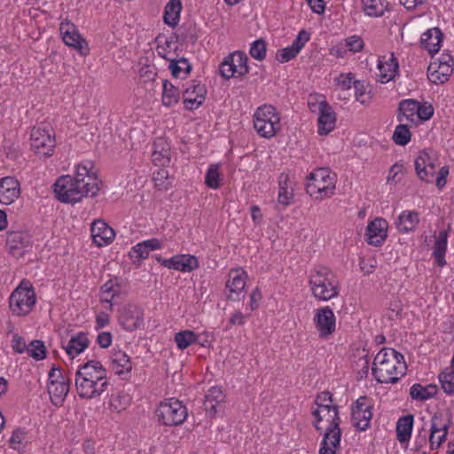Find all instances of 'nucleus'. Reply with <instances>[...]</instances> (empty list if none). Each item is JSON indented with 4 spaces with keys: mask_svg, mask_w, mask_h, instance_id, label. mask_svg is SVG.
I'll list each match as a JSON object with an SVG mask.
<instances>
[{
    "mask_svg": "<svg viewBox=\"0 0 454 454\" xmlns=\"http://www.w3.org/2000/svg\"><path fill=\"white\" fill-rule=\"evenodd\" d=\"M175 341L177 348L184 350L192 344L199 341V337L193 331L184 330L176 333Z\"/></svg>",
    "mask_w": 454,
    "mask_h": 454,
    "instance_id": "37",
    "label": "nucleus"
},
{
    "mask_svg": "<svg viewBox=\"0 0 454 454\" xmlns=\"http://www.w3.org/2000/svg\"><path fill=\"white\" fill-rule=\"evenodd\" d=\"M355 74L353 73H348L347 74H341L338 78V84L341 90H346L353 87V82H355Z\"/></svg>",
    "mask_w": 454,
    "mask_h": 454,
    "instance_id": "60",
    "label": "nucleus"
},
{
    "mask_svg": "<svg viewBox=\"0 0 454 454\" xmlns=\"http://www.w3.org/2000/svg\"><path fill=\"white\" fill-rule=\"evenodd\" d=\"M387 223L382 218L371 221L366 228V241L374 247H380L387 236Z\"/></svg>",
    "mask_w": 454,
    "mask_h": 454,
    "instance_id": "18",
    "label": "nucleus"
},
{
    "mask_svg": "<svg viewBox=\"0 0 454 454\" xmlns=\"http://www.w3.org/2000/svg\"><path fill=\"white\" fill-rule=\"evenodd\" d=\"M419 101L408 98L402 100L398 105L397 120L401 122L403 118L408 121H414V115L417 114L416 108L418 107Z\"/></svg>",
    "mask_w": 454,
    "mask_h": 454,
    "instance_id": "34",
    "label": "nucleus"
},
{
    "mask_svg": "<svg viewBox=\"0 0 454 454\" xmlns=\"http://www.w3.org/2000/svg\"><path fill=\"white\" fill-rule=\"evenodd\" d=\"M314 324L317 330L319 332L320 337H328L335 331L336 327V319L333 311L329 307L317 309Z\"/></svg>",
    "mask_w": 454,
    "mask_h": 454,
    "instance_id": "14",
    "label": "nucleus"
},
{
    "mask_svg": "<svg viewBox=\"0 0 454 454\" xmlns=\"http://www.w3.org/2000/svg\"><path fill=\"white\" fill-rule=\"evenodd\" d=\"M294 194L293 192L282 188L278 191V201L279 204L284 206H289L293 201Z\"/></svg>",
    "mask_w": 454,
    "mask_h": 454,
    "instance_id": "64",
    "label": "nucleus"
},
{
    "mask_svg": "<svg viewBox=\"0 0 454 454\" xmlns=\"http://www.w3.org/2000/svg\"><path fill=\"white\" fill-rule=\"evenodd\" d=\"M395 354H397V351L393 348H382L375 356L372 367H377L389 362V360H392L390 356Z\"/></svg>",
    "mask_w": 454,
    "mask_h": 454,
    "instance_id": "54",
    "label": "nucleus"
},
{
    "mask_svg": "<svg viewBox=\"0 0 454 454\" xmlns=\"http://www.w3.org/2000/svg\"><path fill=\"white\" fill-rule=\"evenodd\" d=\"M205 399L215 402V403H222L224 400V395L220 387H213L205 395Z\"/></svg>",
    "mask_w": 454,
    "mask_h": 454,
    "instance_id": "58",
    "label": "nucleus"
},
{
    "mask_svg": "<svg viewBox=\"0 0 454 454\" xmlns=\"http://www.w3.org/2000/svg\"><path fill=\"white\" fill-rule=\"evenodd\" d=\"M60 34L64 43L77 50L81 55L86 56L89 54V47L87 41L82 37L76 27L69 22H61L59 27Z\"/></svg>",
    "mask_w": 454,
    "mask_h": 454,
    "instance_id": "12",
    "label": "nucleus"
},
{
    "mask_svg": "<svg viewBox=\"0 0 454 454\" xmlns=\"http://www.w3.org/2000/svg\"><path fill=\"white\" fill-rule=\"evenodd\" d=\"M335 175L328 168H320L311 172L308 177L306 192L316 200H322L333 194Z\"/></svg>",
    "mask_w": 454,
    "mask_h": 454,
    "instance_id": "4",
    "label": "nucleus"
},
{
    "mask_svg": "<svg viewBox=\"0 0 454 454\" xmlns=\"http://www.w3.org/2000/svg\"><path fill=\"white\" fill-rule=\"evenodd\" d=\"M161 101L165 106H172L179 102V89L174 86L169 81L163 80Z\"/></svg>",
    "mask_w": 454,
    "mask_h": 454,
    "instance_id": "35",
    "label": "nucleus"
},
{
    "mask_svg": "<svg viewBox=\"0 0 454 454\" xmlns=\"http://www.w3.org/2000/svg\"><path fill=\"white\" fill-rule=\"evenodd\" d=\"M178 38L179 35L176 33H173L169 39L165 38L163 45L159 44L157 47V52L159 56L169 61L170 59L168 57V52L170 51L172 43L174 42H177Z\"/></svg>",
    "mask_w": 454,
    "mask_h": 454,
    "instance_id": "50",
    "label": "nucleus"
},
{
    "mask_svg": "<svg viewBox=\"0 0 454 454\" xmlns=\"http://www.w3.org/2000/svg\"><path fill=\"white\" fill-rule=\"evenodd\" d=\"M119 320L125 330L135 331L143 325L144 311L137 305L129 304L123 309Z\"/></svg>",
    "mask_w": 454,
    "mask_h": 454,
    "instance_id": "15",
    "label": "nucleus"
},
{
    "mask_svg": "<svg viewBox=\"0 0 454 454\" xmlns=\"http://www.w3.org/2000/svg\"><path fill=\"white\" fill-rule=\"evenodd\" d=\"M448 231H441L435 239L433 254H445L447 250Z\"/></svg>",
    "mask_w": 454,
    "mask_h": 454,
    "instance_id": "52",
    "label": "nucleus"
},
{
    "mask_svg": "<svg viewBox=\"0 0 454 454\" xmlns=\"http://www.w3.org/2000/svg\"><path fill=\"white\" fill-rule=\"evenodd\" d=\"M90 340L86 333L80 332L72 336L67 345L62 343V348L66 350L67 354L73 358L88 348Z\"/></svg>",
    "mask_w": 454,
    "mask_h": 454,
    "instance_id": "29",
    "label": "nucleus"
},
{
    "mask_svg": "<svg viewBox=\"0 0 454 454\" xmlns=\"http://www.w3.org/2000/svg\"><path fill=\"white\" fill-rule=\"evenodd\" d=\"M207 94V90L205 87L197 88V95L194 97L184 96V105L185 109L193 110L197 109L200 106H201L205 100V97Z\"/></svg>",
    "mask_w": 454,
    "mask_h": 454,
    "instance_id": "39",
    "label": "nucleus"
},
{
    "mask_svg": "<svg viewBox=\"0 0 454 454\" xmlns=\"http://www.w3.org/2000/svg\"><path fill=\"white\" fill-rule=\"evenodd\" d=\"M299 52L300 51H298L294 44H291L288 47L278 50L276 54V59L280 63H286L294 59Z\"/></svg>",
    "mask_w": 454,
    "mask_h": 454,
    "instance_id": "48",
    "label": "nucleus"
},
{
    "mask_svg": "<svg viewBox=\"0 0 454 454\" xmlns=\"http://www.w3.org/2000/svg\"><path fill=\"white\" fill-rule=\"evenodd\" d=\"M70 389V380L48 384V392L52 403L62 405Z\"/></svg>",
    "mask_w": 454,
    "mask_h": 454,
    "instance_id": "30",
    "label": "nucleus"
},
{
    "mask_svg": "<svg viewBox=\"0 0 454 454\" xmlns=\"http://www.w3.org/2000/svg\"><path fill=\"white\" fill-rule=\"evenodd\" d=\"M267 43L263 38H259L251 43L249 54L256 60L262 61L266 58Z\"/></svg>",
    "mask_w": 454,
    "mask_h": 454,
    "instance_id": "43",
    "label": "nucleus"
},
{
    "mask_svg": "<svg viewBox=\"0 0 454 454\" xmlns=\"http://www.w3.org/2000/svg\"><path fill=\"white\" fill-rule=\"evenodd\" d=\"M100 291L104 294H110L109 298H100L101 301L110 303V306H112V300L119 294L120 287L118 285L115 286L114 281L111 279L100 287Z\"/></svg>",
    "mask_w": 454,
    "mask_h": 454,
    "instance_id": "46",
    "label": "nucleus"
},
{
    "mask_svg": "<svg viewBox=\"0 0 454 454\" xmlns=\"http://www.w3.org/2000/svg\"><path fill=\"white\" fill-rule=\"evenodd\" d=\"M149 251L147 248L144 246L143 242H139L136 246H134L131 248V251L129 252V256L131 258H136L139 261L145 259L149 255Z\"/></svg>",
    "mask_w": 454,
    "mask_h": 454,
    "instance_id": "57",
    "label": "nucleus"
},
{
    "mask_svg": "<svg viewBox=\"0 0 454 454\" xmlns=\"http://www.w3.org/2000/svg\"><path fill=\"white\" fill-rule=\"evenodd\" d=\"M332 403L333 394L329 391L321 392L315 400L317 406L323 407V411H326L331 419L324 434L319 454H336V450L340 446L341 430L340 428L339 407L333 405Z\"/></svg>",
    "mask_w": 454,
    "mask_h": 454,
    "instance_id": "2",
    "label": "nucleus"
},
{
    "mask_svg": "<svg viewBox=\"0 0 454 454\" xmlns=\"http://www.w3.org/2000/svg\"><path fill=\"white\" fill-rule=\"evenodd\" d=\"M378 69L380 82L386 83L394 80L399 69L397 59L394 54L391 53L388 58L386 56L380 57L378 60Z\"/></svg>",
    "mask_w": 454,
    "mask_h": 454,
    "instance_id": "23",
    "label": "nucleus"
},
{
    "mask_svg": "<svg viewBox=\"0 0 454 454\" xmlns=\"http://www.w3.org/2000/svg\"><path fill=\"white\" fill-rule=\"evenodd\" d=\"M414 418L409 414L401 417L396 423V434L400 442H408L411 438Z\"/></svg>",
    "mask_w": 454,
    "mask_h": 454,
    "instance_id": "33",
    "label": "nucleus"
},
{
    "mask_svg": "<svg viewBox=\"0 0 454 454\" xmlns=\"http://www.w3.org/2000/svg\"><path fill=\"white\" fill-rule=\"evenodd\" d=\"M411 137L409 126L406 124H399L395 127L393 134V141L398 145H406Z\"/></svg>",
    "mask_w": 454,
    "mask_h": 454,
    "instance_id": "42",
    "label": "nucleus"
},
{
    "mask_svg": "<svg viewBox=\"0 0 454 454\" xmlns=\"http://www.w3.org/2000/svg\"><path fill=\"white\" fill-rule=\"evenodd\" d=\"M419 223L416 211H403L397 218L396 227L399 232L407 233L413 231Z\"/></svg>",
    "mask_w": 454,
    "mask_h": 454,
    "instance_id": "31",
    "label": "nucleus"
},
{
    "mask_svg": "<svg viewBox=\"0 0 454 454\" xmlns=\"http://www.w3.org/2000/svg\"><path fill=\"white\" fill-rule=\"evenodd\" d=\"M248 57L244 51H237L228 54L219 66L220 74L226 80L242 77L248 74Z\"/></svg>",
    "mask_w": 454,
    "mask_h": 454,
    "instance_id": "9",
    "label": "nucleus"
},
{
    "mask_svg": "<svg viewBox=\"0 0 454 454\" xmlns=\"http://www.w3.org/2000/svg\"><path fill=\"white\" fill-rule=\"evenodd\" d=\"M309 33L302 29L299 32L298 35L294 40L292 44H294V47L301 51V50L304 47L305 43L309 40Z\"/></svg>",
    "mask_w": 454,
    "mask_h": 454,
    "instance_id": "61",
    "label": "nucleus"
},
{
    "mask_svg": "<svg viewBox=\"0 0 454 454\" xmlns=\"http://www.w3.org/2000/svg\"><path fill=\"white\" fill-rule=\"evenodd\" d=\"M363 4L366 14L372 17L382 16L388 7L387 0H363Z\"/></svg>",
    "mask_w": 454,
    "mask_h": 454,
    "instance_id": "36",
    "label": "nucleus"
},
{
    "mask_svg": "<svg viewBox=\"0 0 454 454\" xmlns=\"http://www.w3.org/2000/svg\"><path fill=\"white\" fill-rule=\"evenodd\" d=\"M12 348L18 354H22L28 349L24 338L17 333L12 337Z\"/></svg>",
    "mask_w": 454,
    "mask_h": 454,
    "instance_id": "59",
    "label": "nucleus"
},
{
    "mask_svg": "<svg viewBox=\"0 0 454 454\" xmlns=\"http://www.w3.org/2000/svg\"><path fill=\"white\" fill-rule=\"evenodd\" d=\"M220 174H219V166L218 165H211L207 170L205 176V184L212 189H216L220 186Z\"/></svg>",
    "mask_w": 454,
    "mask_h": 454,
    "instance_id": "45",
    "label": "nucleus"
},
{
    "mask_svg": "<svg viewBox=\"0 0 454 454\" xmlns=\"http://www.w3.org/2000/svg\"><path fill=\"white\" fill-rule=\"evenodd\" d=\"M431 427H430V436H429V442H430V448L434 449V434L438 432H441V426H443L444 423H442V414L441 412H435L431 420Z\"/></svg>",
    "mask_w": 454,
    "mask_h": 454,
    "instance_id": "49",
    "label": "nucleus"
},
{
    "mask_svg": "<svg viewBox=\"0 0 454 454\" xmlns=\"http://www.w3.org/2000/svg\"><path fill=\"white\" fill-rule=\"evenodd\" d=\"M27 435V431L23 428H17L12 432V434L10 439V446L14 449L20 450L24 446L22 445V442Z\"/></svg>",
    "mask_w": 454,
    "mask_h": 454,
    "instance_id": "51",
    "label": "nucleus"
},
{
    "mask_svg": "<svg viewBox=\"0 0 454 454\" xmlns=\"http://www.w3.org/2000/svg\"><path fill=\"white\" fill-rule=\"evenodd\" d=\"M410 395L411 399L417 401H427L432 398V394L427 392L426 387L419 383H416L411 387Z\"/></svg>",
    "mask_w": 454,
    "mask_h": 454,
    "instance_id": "47",
    "label": "nucleus"
},
{
    "mask_svg": "<svg viewBox=\"0 0 454 454\" xmlns=\"http://www.w3.org/2000/svg\"><path fill=\"white\" fill-rule=\"evenodd\" d=\"M35 302V294L28 281H21L9 298L10 309L19 317L29 314Z\"/></svg>",
    "mask_w": 454,
    "mask_h": 454,
    "instance_id": "6",
    "label": "nucleus"
},
{
    "mask_svg": "<svg viewBox=\"0 0 454 454\" xmlns=\"http://www.w3.org/2000/svg\"><path fill=\"white\" fill-rule=\"evenodd\" d=\"M155 414L158 422L167 427L182 425L188 415L186 407L176 398L161 402L156 409Z\"/></svg>",
    "mask_w": 454,
    "mask_h": 454,
    "instance_id": "7",
    "label": "nucleus"
},
{
    "mask_svg": "<svg viewBox=\"0 0 454 454\" xmlns=\"http://www.w3.org/2000/svg\"><path fill=\"white\" fill-rule=\"evenodd\" d=\"M111 369L121 380L129 379L132 370L129 356L121 349L114 350L111 355Z\"/></svg>",
    "mask_w": 454,
    "mask_h": 454,
    "instance_id": "21",
    "label": "nucleus"
},
{
    "mask_svg": "<svg viewBox=\"0 0 454 454\" xmlns=\"http://www.w3.org/2000/svg\"><path fill=\"white\" fill-rule=\"evenodd\" d=\"M106 369L102 365L101 362L97 360H90L81 364L75 372V378L85 379L88 380H107Z\"/></svg>",
    "mask_w": 454,
    "mask_h": 454,
    "instance_id": "17",
    "label": "nucleus"
},
{
    "mask_svg": "<svg viewBox=\"0 0 454 454\" xmlns=\"http://www.w3.org/2000/svg\"><path fill=\"white\" fill-rule=\"evenodd\" d=\"M75 388L78 395L82 399H94L100 396L109 386L108 380H88L85 379H74Z\"/></svg>",
    "mask_w": 454,
    "mask_h": 454,
    "instance_id": "13",
    "label": "nucleus"
},
{
    "mask_svg": "<svg viewBox=\"0 0 454 454\" xmlns=\"http://www.w3.org/2000/svg\"><path fill=\"white\" fill-rule=\"evenodd\" d=\"M247 273L240 269L231 270L229 274V279L226 283V288L229 290L228 298L232 301H239L243 294Z\"/></svg>",
    "mask_w": 454,
    "mask_h": 454,
    "instance_id": "20",
    "label": "nucleus"
},
{
    "mask_svg": "<svg viewBox=\"0 0 454 454\" xmlns=\"http://www.w3.org/2000/svg\"><path fill=\"white\" fill-rule=\"evenodd\" d=\"M90 231L93 243L98 247L110 244L115 236L114 229L100 219L91 223Z\"/></svg>",
    "mask_w": 454,
    "mask_h": 454,
    "instance_id": "19",
    "label": "nucleus"
},
{
    "mask_svg": "<svg viewBox=\"0 0 454 454\" xmlns=\"http://www.w3.org/2000/svg\"><path fill=\"white\" fill-rule=\"evenodd\" d=\"M20 194V183L16 178L5 176L0 180V203L10 205L19 198Z\"/></svg>",
    "mask_w": 454,
    "mask_h": 454,
    "instance_id": "22",
    "label": "nucleus"
},
{
    "mask_svg": "<svg viewBox=\"0 0 454 454\" xmlns=\"http://www.w3.org/2000/svg\"><path fill=\"white\" fill-rule=\"evenodd\" d=\"M442 36L443 34L439 27H433L422 34L420 43L433 55L440 50Z\"/></svg>",
    "mask_w": 454,
    "mask_h": 454,
    "instance_id": "27",
    "label": "nucleus"
},
{
    "mask_svg": "<svg viewBox=\"0 0 454 454\" xmlns=\"http://www.w3.org/2000/svg\"><path fill=\"white\" fill-rule=\"evenodd\" d=\"M168 269L181 272H192L200 267V262L195 255L180 254L168 259Z\"/></svg>",
    "mask_w": 454,
    "mask_h": 454,
    "instance_id": "25",
    "label": "nucleus"
},
{
    "mask_svg": "<svg viewBox=\"0 0 454 454\" xmlns=\"http://www.w3.org/2000/svg\"><path fill=\"white\" fill-rule=\"evenodd\" d=\"M27 354L36 361L46 357L47 349L44 342L41 340H34L27 345Z\"/></svg>",
    "mask_w": 454,
    "mask_h": 454,
    "instance_id": "41",
    "label": "nucleus"
},
{
    "mask_svg": "<svg viewBox=\"0 0 454 454\" xmlns=\"http://www.w3.org/2000/svg\"><path fill=\"white\" fill-rule=\"evenodd\" d=\"M152 160L157 166H167L170 162V148L163 137H158L153 142Z\"/></svg>",
    "mask_w": 454,
    "mask_h": 454,
    "instance_id": "28",
    "label": "nucleus"
},
{
    "mask_svg": "<svg viewBox=\"0 0 454 454\" xmlns=\"http://www.w3.org/2000/svg\"><path fill=\"white\" fill-rule=\"evenodd\" d=\"M31 237L25 231L7 232L6 245L11 254L16 257L23 256L26 249L31 247Z\"/></svg>",
    "mask_w": 454,
    "mask_h": 454,
    "instance_id": "16",
    "label": "nucleus"
},
{
    "mask_svg": "<svg viewBox=\"0 0 454 454\" xmlns=\"http://www.w3.org/2000/svg\"><path fill=\"white\" fill-rule=\"evenodd\" d=\"M417 116L420 121H428L434 114V107L431 104L419 102L418 107L416 108Z\"/></svg>",
    "mask_w": 454,
    "mask_h": 454,
    "instance_id": "55",
    "label": "nucleus"
},
{
    "mask_svg": "<svg viewBox=\"0 0 454 454\" xmlns=\"http://www.w3.org/2000/svg\"><path fill=\"white\" fill-rule=\"evenodd\" d=\"M314 296L321 301H328L338 296V282L332 270L326 267L318 266L309 276Z\"/></svg>",
    "mask_w": 454,
    "mask_h": 454,
    "instance_id": "3",
    "label": "nucleus"
},
{
    "mask_svg": "<svg viewBox=\"0 0 454 454\" xmlns=\"http://www.w3.org/2000/svg\"><path fill=\"white\" fill-rule=\"evenodd\" d=\"M113 336L110 332L99 333L97 336V343L102 348H106L111 346Z\"/></svg>",
    "mask_w": 454,
    "mask_h": 454,
    "instance_id": "63",
    "label": "nucleus"
},
{
    "mask_svg": "<svg viewBox=\"0 0 454 454\" xmlns=\"http://www.w3.org/2000/svg\"><path fill=\"white\" fill-rule=\"evenodd\" d=\"M439 381L442 390L449 395L454 394V370L446 368L439 376Z\"/></svg>",
    "mask_w": 454,
    "mask_h": 454,
    "instance_id": "40",
    "label": "nucleus"
},
{
    "mask_svg": "<svg viewBox=\"0 0 454 454\" xmlns=\"http://www.w3.org/2000/svg\"><path fill=\"white\" fill-rule=\"evenodd\" d=\"M69 380L68 378L65 377L61 370L59 367H56V365H53L51 371L49 372V383L51 384L53 382H61V381Z\"/></svg>",
    "mask_w": 454,
    "mask_h": 454,
    "instance_id": "62",
    "label": "nucleus"
},
{
    "mask_svg": "<svg viewBox=\"0 0 454 454\" xmlns=\"http://www.w3.org/2000/svg\"><path fill=\"white\" fill-rule=\"evenodd\" d=\"M346 46L352 52H359L364 48V41L358 35H352L348 37L346 40Z\"/></svg>",
    "mask_w": 454,
    "mask_h": 454,
    "instance_id": "56",
    "label": "nucleus"
},
{
    "mask_svg": "<svg viewBox=\"0 0 454 454\" xmlns=\"http://www.w3.org/2000/svg\"><path fill=\"white\" fill-rule=\"evenodd\" d=\"M353 87L355 89V96L356 99L362 104H365L372 98L370 95V91L367 90L368 84L365 83L364 81L356 80L353 82Z\"/></svg>",
    "mask_w": 454,
    "mask_h": 454,
    "instance_id": "44",
    "label": "nucleus"
},
{
    "mask_svg": "<svg viewBox=\"0 0 454 454\" xmlns=\"http://www.w3.org/2000/svg\"><path fill=\"white\" fill-rule=\"evenodd\" d=\"M372 371L375 380L379 383L394 384L398 382L400 379L399 377L393 376L396 371L395 360H389V362L382 364L381 365L372 367Z\"/></svg>",
    "mask_w": 454,
    "mask_h": 454,
    "instance_id": "26",
    "label": "nucleus"
},
{
    "mask_svg": "<svg viewBox=\"0 0 454 454\" xmlns=\"http://www.w3.org/2000/svg\"><path fill=\"white\" fill-rule=\"evenodd\" d=\"M31 147L35 154L43 157L52 155L56 146L55 135L49 123L35 126L30 133Z\"/></svg>",
    "mask_w": 454,
    "mask_h": 454,
    "instance_id": "8",
    "label": "nucleus"
},
{
    "mask_svg": "<svg viewBox=\"0 0 454 454\" xmlns=\"http://www.w3.org/2000/svg\"><path fill=\"white\" fill-rule=\"evenodd\" d=\"M169 62L168 68L171 71V74L176 78L179 77L182 72H184L186 76L192 71V65L184 57H182L179 59H169Z\"/></svg>",
    "mask_w": 454,
    "mask_h": 454,
    "instance_id": "38",
    "label": "nucleus"
},
{
    "mask_svg": "<svg viewBox=\"0 0 454 454\" xmlns=\"http://www.w3.org/2000/svg\"><path fill=\"white\" fill-rule=\"evenodd\" d=\"M309 108L312 112L318 111V134L325 136L329 134L335 126L336 117L332 106L325 101L311 103L309 102Z\"/></svg>",
    "mask_w": 454,
    "mask_h": 454,
    "instance_id": "11",
    "label": "nucleus"
},
{
    "mask_svg": "<svg viewBox=\"0 0 454 454\" xmlns=\"http://www.w3.org/2000/svg\"><path fill=\"white\" fill-rule=\"evenodd\" d=\"M99 183L96 175L75 176H62L54 184V192L57 199L63 203L74 204L83 197H95L99 192Z\"/></svg>",
    "mask_w": 454,
    "mask_h": 454,
    "instance_id": "1",
    "label": "nucleus"
},
{
    "mask_svg": "<svg viewBox=\"0 0 454 454\" xmlns=\"http://www.w3.org/2000/svg\"><path fill=\"white\" fill-rule=\"evenodd\" d=\"M415 170L421 181L431 183L434 176L435 165L431 161L429 154L422 151L415 160Z\"/></svg>",
    "mask_w": 454,
    "mask_h": 454,
    "instance_id": "24",
    "label": "nucleus"
},
{
    "mask_svg": "<svg viewBox=\"0 0 454 454\" xmlns=\"http://www.w3.org/2000/svg\"><path fill=\"white\" fill-rule=\"evenodd\" d=\"M168 170L161 168L157 172L153 173V181L155 183V186L160 190H168V185L170 184L168 181Z\"/></svg>",
    "mask_w": 454,
    "mask_h": 454,
    "instance_id": "53",
    "label": "nucleus"
},
{
    "mask_svg": "<svg viewBox=\"0 0 454 454\" xmlns=\"http://www.w3.org/2000/svg\"><path fill=\"white\" fill-rule=\"evenodd\" d=\"M254 128L259 136L273 137L280 130V117L276 108L270 105L258 107L254 114Z\"/></svg>",
    "mask_w": 454,
    "mask_h": 454,
    "instance_id": "5",
    "label": "nucleus"
},
{
    "mask_svg": "<svg viewBox=\"0 0 454 454\" xmlns=\"http://www.w3.org/2000/svg\"><path fill=\"white\" fill-rule=\"evenodd\" d=\"M181 10L180 0H169L164 10V22L169 27H175L178 24Z\"/></svg>",
    "mask_w": 454,
    "mask_h": 454,
    "instance_id": "32",
    "label": "nucleus"
},
{
    "mask_svg": "<svg viewBox=\"0 0 454 454\" xmlns=\"http://www.w3.org/2000/svg\"><path fill=\"white\" fill-rule=\"evenodd\" d=\"M372 406L368 403V397L360 396L351 406V420L357 431H365L370 427L372 417Z\"/></svg>",
    "mask_w": 454,
    "mask_h": 454,
    "instance_id": "10",
    "label": "nucleus"
}]
</instances>
